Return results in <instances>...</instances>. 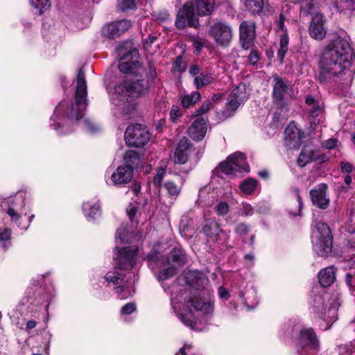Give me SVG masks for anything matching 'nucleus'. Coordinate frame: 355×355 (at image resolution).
<instances>
[{
	"label": "nucleus",
	"instance_id": "nucleus-1",
	"mask_svg": "<svg viewBox=\"0 0 355 355\" xmlns=\"http://www.w3.org/2000/svg\"><path fill=\"white\" fill-rule=\"evenodd\" d=\"M137 49L133 48L120 59L119 69L124 73L135 75L136 80H125L118 84L112 96V103L123 114H130L135 110V98L144 94L148 89V83L141 78L146 70L139 62Z\"/></svg>",
	"mask_w": 355,
	"mask_h": 355
},
{
	"label": "nucleus",
	"instance_id": "nucleus-2",
	"mask_svg": "<svg viewBox=\"0 0 355 355\" xmlns=\"http://www.w3.org/2000/svg\"><path fill=\"white\" fill-rule=\"evenodd\" d=\"M186 280L189 286L198 291H201L198 295L189 297L184 300L183 311L178 309L174 300H171L173 309L180 321L191 329H196L197 319L194 316L191 308L201 312L203 315L213 312L214 304L211 298L212 291L209 288L208 278L200 271H189L186 274Z\"/></svg>",
	"mask_w": 355,
	"mask_h": 355
},
{
	"label": "nucleus",
	"instance_id": "nucleus-3",
	"mask_svg": "<svg viewBox=\"0 0 355 355\" xmlns=\"http://www.w3.org/2000/svg\"><path fill=\"white\" fill-rule=\"evenodd\" d=\"M352 52L348 41L340 36L335 37L324 49L319 61L318 78L324 83L349 67Z\"/></svg>",
	"mask_w": 355,
	"mask_h": 355
},
{
	"label": "nucleus",
	"instance_id": "nucleus-4",
	"mask_svg": "<svg viewBox=\"0 0 355 355\" xmlns=\"http://www.w3.org/2000/svg\"><path fill=\"white\" fill-rule=\"evenodd\" d=\"M87 94L85 71L80 69L77 75L75 102L64 101L60 103L55 107L54 114L51 119V126L55 130H58L61 125L66 124L63 122L66 119L71 123L79 121L84 116L87 106Z\"/></svg>",
	"mask_w": 355,
	"mask_h": 355
},
{
	"label": "nucleus",
	"instance_id": "nucleus-5",
	"mask_svg": "<svg viewBox=\"0 0 355 355\" xmlns=\"http://www.w3.org/2000/svg\"><path fill=\"white\" fill-rule=\"evenodd\" d=\"M312 233L313 250L321 257H326L331 252L333 236L327 224L315 223Z\"/></svg>",
	"mask_w": 355,
	"mask_h": 355
},
{
	"label": "nucleus",
	"instance_id": "nucleus-6",
	"mask_svg": "<svg viewBox=\"0 0 355 355\" xmlns=\"http://www.w3.org/2000/svg\"><path fill=\"white\" fill-rule=\"evenodd\" d=\"M218 172L232 177H237L250 171L243 153L236 152L230 155L227 159L221 162L217 168Z\"/></svg>",
	"mask_w": 355,
	"mask_h": 355
},
{
	"label": "nucleus",
	"instance_id": "nucleus-7",
	"mask_svg": "<svg viewBox=\"0 0 355 355\" xmlns=\"http://www.w3.org/2000/svg\"><path fill=\"white\" fill-rule=\"evenodd\" d=\"M297 352L300 355H315L320 349V342L311 328H304L297 340Z\"/></svg>",
	"mask_w": 355,
	"mask_h": 355
},
{
	"label": "nucleus",
	"instance_id": "nucleus-8",
	"mask_svg": "<svg viewBox=\"0 0 355 355\" xmlns=\"http://www.w3.org/2000/svg\"><path fill=\"white\" fill-rule=\"evenodd\" d=\"M150 135L147 128L141 124L136 123L127 128L125 132V140L128 146L141 147L150 141Z\"/></svg>",
	"mask_w": 355,
	"mask_h": 355
},
{
	"label": "nucleus",
	"instance_id": "nucleus-9",
	"mask_svg": "<svg viewBox=\"0 0 355 355\" xmlns=\"http://www.w3.org/2000/svg\"><path fill=\"white\" fill-rule=\"evenodd\" d=\"M208 35L217 45L226 47L232 40L233 30L227 23L217 21L210 26Z\"/></svg>",
	"mask_w": 355,
	"mask_h": 355
},
{
	"label": "nucleus",
	"instance_id": "nucleus-10",
	"mask_svg": "<svg viewBox=\"0 0 355 355\" xmlns=\"http://www.w3.org/2000/svg\"><path fill=\"white\" fill-rule=\"evenodd\" d=\"M198 24V19L195 14L194 4L192 2H187L177 14L176 27L178 28H184L187 26L197 27Z\"/></svg>",
	"mask_w": 355,
	"mask_h": 355
},
{
	"label": "nucleus",
	"instance_id": "nucleus-11",
	"mask_svg": "<svg viewBox=\"0 0 355 355\" xmlns=\"http://www.w3.org/2000/svg\"><path fill=\"white\" fill-rule=\"evenodd\" d=\"M148 261L150 268L154 270L159 265L164 263V261H167L170 263L171 261L176 263L178 266L183 265L186 262V254L184 251L180 248H174L170 254V256L166 259L161 258L158 254H150L148 255Z\"/></svg>",
	"mask_w": 355,
	"mask_h": 355
},
{
	"label": "nucleus",
	"instance_id": "nucleus-12",
	"mask_svg": "<svg viewBox=\"0 0 355 355\" xmlns=\"http://www.w3.org/2000/svg\"><path fill=\"white\" fill-rule=\"evenodd\" d=\"M246 98L245 88L244 85H240L235 87L229 95L226 104L224 115L225 118L233 115L237 108Z\"/></svg>",
	"mask_w": 355,
	"mask_h": 355
},
{
	"label": "nucleus",
	"instance_id": "nucleus-13",
	"mask_svg": "<svg viewBox=\"0 0 355 355\" xmlns=\"http://www.w3.org/2000/svg\"><path fill=\"white\" fill-rule=\"evenodd\" d=\"M117 252L114 258L116 265L122 269H130L135 263L137 248L127 247L117 248Z\"/></svg>",
	"mask_w": 355,
	"mask_h": 355
},
{
	"label": "nucleus",
	"instance_id": "nucleus-14",
	"mask_svg": "<svg viewBox=\"0 0 355 355\" xmlns=\"http://www.w3.org/2000/svg\"><path fill=\"white\" fill-rule=\"evenodd\" d=\"M310 196L313 205L321 209H326L330 203L327 196V185L320 184L310 191Z\"/></svg>",
	"mask_w": 355,
	"mask_h": 355
},
{
	"label": "nucleus",
	"instance_id": "nucleus-15",
	"mask_svg": "<svg viewBox=\"0 0 355 355\" xmlns=\"http://www.w3.org/2000/svg\"><path fill=\"white\" fill-rule=\"evenodd\" d=\"M131 26V21L127 19L114 21L107 24L103 28L102 34L105 37L113 39L119 37L121 34L128 31Z\"/></svg>",
	"mask_w": 355,
	"mask_h": 355
},
{
	"label": "nucleus",
	"instance_id": "nucleus-16",
	"mask_svg": "<svg viewBox=\"0 0 355 355\" xmlns=\"http://www.w3.org/2000/svg\"><path fill=\"white\" fill-rule=\"evenodd\" d=\"M325 21L322 13L313 14L309 28V35L313 39L322 40L325 37L327 34V30L324 28Z\"/></svg>",
	"mask_w": 355,
	"mask_h": 355
},
{
	"label": "nucleus",
	"instance_id": "nucleus-17",
	"mask_svg": "<svg viewBox=\"0 0 355 355\" xmlns=\"http://www.w3.org/2000/svg\"><path fill=\"white\" fill-rule=\"evenodd\" d=\"M240 40L242 46L245 49H248L255 36V24L252 21H243L239 26Z\"/></svg>",
	"mask_w": 355,
	"mask_h": 355
},
{
	"label": "nucleus",
	"instance_id": "nucleus-18",
	"mask_svg": "<svg viewBox=\"0 0 355 355\" xmlns=\"http://www.w3.org/2000/svg\"><path fill=\"white\" fill-rule=\"evenodd\" d=\"M286 145L294 148L299 147L302 140L304 137V132L297 128L294 123H291L285 129Z\"/></svg>",
	"mask_w": 355,
	"mask_h": 355
},
{
	"label": "nucleus",
	"instance_id": "nucleus-19",
	"mask_svg": "<svg viewBox=\"0 0 355 355\" xmlns=\"http://www.w3.org/2000/svg\"><path fill=\"white\" fill-rule=\"evenodd\" d=\"M273 80L272 98L276 103L280 104L288 94L290 85L277 75L273 76Z\"/></svg>",
	"mask_w": 355,
	"mask_h": 355
},
{
	"label": "nucleus",
	"instance_id": "nucleus-20",
	"mask_svg": "<svg viewBox=\"0 0 355 355\" xmlns=\"http://www.w3.org/2000/svg\"><path fill=\"white\" fill-rule=\"evenodd\" d=\"M203 232L214 242L223 241L226 239L225 233L215 220H211L206 223L203 227Z\"/></svg>",
	"mask_w": 355,
	"mask_h": 355
},
{
	"label": "nucleus",
	"instance_id": "nucleus-21",
	"mask_svg": "<svg viewBox=\"0 0 355 355\" xmlns=\"http://www.w3.org/2000/svg\"><path fill=\"white\" fill-rule=\"evenodd\" d=\"M207 121L202 118L196 119L188 130V134L193 140H202L207 132Z\"/></svg>",
	"mask_w": 355,
	"mask_h": 355
},
{
	"label": "nucleus",
	"instance_id": "nucleus-22",
	"mask_svg": "<svg viewBox=\"0 0 355 355\" xmlns=\"http://www.w3.org/2000/svg\"><path fill=\"white\" fill-rule=\"evenodd\" d=\"M132 178L133 171L128 166H119L116 171L111 176L112 181L115 185L126 184L130 182Z\"/></svg>",
	"mask_w": 355,
	"mask_h": 355
},
{
	"label": "nucleus",
	"instance_id": "nucleus-23",
	"mask_svg": "<svg viewBox=\"0 0 355 355\" xmlns=\"http://www.w3.org/2000/svg\"><path fill=\"white\" fill-rule=\"evenodd\" d=\"M184 181V178L176 175L174 180H168L164 183V187L170 198L172 199L178 198L181 192Z\"/></svg>",
	"mask_w": 355,
	"mask_h": 355
},
{
	"label": "nucleus",
	"instance_id": "nucleus-24",
	"mask_svg": "<svg viewBox=\"0 0 355 355\" xmlns=\"http://www.w3.org/2000/svg\"><path fill=\"white\" fill-rule=\"evenodd\" d=\"M306 104L308 107L310 116L313 118L311 123L316 124L319 122L315 120V118L320 116L322 114V103L316 100L313 96L309 95L306 98Z\"/></svg>",
	"mask_w": 355,
	"mask_h": 355
},
{
	"label": "nucleus",
	"instance_id": "nucleus-25",
	"mask_svg": "<svg viewBox=\"0 0 355 355\" xmlns=\"http://www.w3.org/2000/svg\"><path fill=\"white\" fill-rule=\"evenodd\" d=\"M324 1V0H301L300 11L306 15L315 14Z\"/></svg>",
	"mask_w": 355,
	"mask_h": 355
},
{
	"label": "nucleus",
	"instance_id": "nucleus-26",
	"mask_svg": "<svg viewBox=\"0 0 355 355\" xmlns=\"http://www.w3.org/2000/svg\"><path fill=\"white\" fill-rule=\"evenodd\" d=\"M335 279V268L334 266L325 268L322 270L318 275L319 282L323 287H327L331 285Z\"/></svg>",
	"mask_w": 355,
	"mask_h": 355
},
{
	"label": "nucleus",
	"instance_id": "nucleus-27",
	"mask_svg": "<svg viewBox=\"0 0 355 355\" xmlns=\"http://www.w3.org/2000/svg\"><path fill=\"white\" fill-rule=\"evenodd\" d=\"M214 6V0H196L194 6L198 15L205 16L210 15Z\"/></svg>",
	"mask_w": 355,
	"mask_h": 355
},
{
	"label": "nucleus",
	"instance_id": "nucleus-28",
	"mask_svg": "<svg viewBox=\"0 0 355 355\" xmlns=\"http://www.w3.org/2000/svg\"><path fill=\"white\" fill-rule=\"evenodd\" d=\"M289 37L288 33H282L279 35V43L277 58L280 63L284 62V57L288 51Z\"/></svg>",
	"mask_w": 355,
	"mask_h": 355
},
{
	"label": "nucleus",
	"instance_id": "nucleus-29",
	"mask_svg": "<svg viewBox=\"0 0 355 355\" xmlns=\"http://www.w3.org/2000/svg\"><path fill=\"white\" fill-rule=\"evenodd\" d=\"M180 99L182 106L185 108H189L200 101V94L197 91L193 92L191 94L181 95Z\"/></svg>",
	"mask_w": 355,
	"mask_h": 355
},
{
	"label": "nucleus",
	"instance_id": "nucleus-30",
	"mask_svg": "<svg viewBox=\"0 0 355 355\" xmlns=\"http://www.w3.org/2000/svg\"><path fill=\"white\" fill-rule=\"evenodd\" d=\"M83 209L85 216L89 220L95 219L96 216L99 214V202L92 203L90 202H85L83 205Z\"/></svg>",
	"mask_w": 355,
	"mask_h": 355
},
{
	"label": "nucleus",
	"instance_id": "nucleus-31",
	"mask_svg": "<svg viewBox=\"0 0 355 355\" xmlns=\"http://www.w3.org/2000/svg\"><path fill=\"white\" fill-rule=\"evenodd\" d=\"M316 158L313 150L303 148L297 158V162L299 166L304 167L307 164L315 160Z\"/></svg>",
	"mask_w": 355,
	"mask_h": 355
},
{
	"label": "nucleus",
	"instance_id": "nucleus-32",
	"mask_svg": "<svg viewBox=\"0 0 355 355\" xmlns=\"http://www.w3.org/2000/svg\"><path fill=\"white\" fill-rule=\"evenodd\" d=\"M123 159L125 164L124 166L131 167L132 171L134 168L138 167L141 162L140 156L135 150L127 151Z\"/></svg>",
	"mask_w": 355,
	"mask_h": 355
},
{
	"label": "nucleus",
	"instance_id": "nucleus-33",
	"mask_svg": "<svg viewBox=\"0 0 355 355\" xmlns=\"http://www.w3.org/2000/svg\"><path fill=\"white\" fill-rule=\"evenodd\" d=\"M244 3L253 14H260L263 8V0H244Z\"/></svg>",
	"mask_w": 355,
	"mask_h": 355
},
{
	"label": "nucleus",
	"instance_id": "nucleus-34",
	"mask_svg": "<svg viewBox=\"0 0 355 355\" xmlns=\"http://www.w3.org/2000/svg\"><path fill=\"white\" fill-rule=\"evenodd\" d=\"M257 187V181L252 178H248L240 184L241 190L243 193L247 195L252 193Z\"/></svg>",
	"mask_w": 355,
	"mask_h": 355
},
{
	"label": "nucleus",
	"instance_id": "nucleus-35",
	"mask_svg": "<svg viewBox=\"0 0 355 355\" xmlns=\"http://www.w3.org/2000/svg\"><path fill=\"white\" fill-rule=\"evenodd\" d=\"M213 81V77L209 74H202L195 77L193 84L197 89H200L210 84Z\"/></svg>",
	"mask_w": 355,
	"mask_h": 355
},
{
	"label": "nucleus",
	"instance_id": "nucleus-36",
	"mask_svg": "<svg viewBox=\"0 0 355 355\" xmlns=\"http://www.w3.org/2000/svg\"><path fill=\"white\" fill-rule=\"evenodd\" d=\"M340 300L341 297L339 293L332 294L329 300V306L328 308V313L329 314L334 315L336 313V310L340 305Z\"/></svg>",
	"mask_w": 355,
	"mask_h": 355
},
{
	"label": "nucleus",
	"instance_id": "nucleus-37",
	"mask_svg": "<svg viewBox=\"0 0 355 355\" xmlns=\"http://www.w3.org/2000/svg\"><path fill=\"white\" fill-rule=\"evenodd\" d=\"M105 278L109 283L118 284L122 282L124 275L116 271H110L105 275Z\"/></svg>",
	"mask_w": 355,
	"mask_h": 355
},
{
	"label": "nucleus",
	"instance_id": "nucleus-38",
	"mask_svg": "<svg viewBox=\"0 0 355 355\" xmlns=\"http://www.w3.org/2000/svg\"><path fill=\"white\" fill-rule=\"evenodd\" d=\"M324 298L320 295H316L313 300L312 306L317 313L323 314L326 313V308L324 307Z\"/></svg>",
	"mask_w": 355,
	"mask_h": 355
},
{
	"label": "nucleus",
	"instance_id": "nucleus-39",
	"mask_svg": "<svg viewBox=\"0 0 355 355\" xmlns=\"http://www.w3.org/2000/svg\"><path fill=\"white\" fill-rule=\"evenodd\" d=\"M30 1L36 9L39 10L40 14L51 7L50 0H30Z\"/></svg>",
	"mask_w": 355,
	"mask_h": 355
},
{
	"label": "nucleus",
	"instance_id": "nucleus-40",
	"mask_svg": "<svg viewBox=\"0 0 355 355\" xmlns=\"http://www.w3.org/2000/svg\"><path fill=\"white\" fill-rule=\"evenodd\" d=\"M119 9L122 11L134 9L136 7L135 0H118Z\"/></svg>",
	"mask_w": 355,
	"mask_h": 355
},
{
	"label": "nucleus",
	"instance_id": "nucleus-41",
	"mask_svg": "<svg viewBox=\"0 0 355 355\" xmlns=\"http://www.w3.org/2000/svg\"><path fill=\"white\" fill-rule=\"evenodd\" d=\"M286 17L284 14H280L274 22L275 26V31L277 32L282 31L283 33H288L287 28L285 26Z\"/></svg>",
	"mask_w": 355,
	"mask_h": 355
},
{
	"label": "nucleus",
	"instance_id": "nucleus-42",
	"mask_svg": "<svg viewBox=\"0 0 355 355\" xmlns=\"http://www.w3.org/2000/svg\"><path fill=\"white\" fill-rule=\"evenodd\" d=\"M176 268L174 266L168 267L167 268L162 270L159 274V279L161 280H165L168 279L176 274Z\"/></svg>",
	"mask_w": 355,
	"mask_h": 355
},
{
	"label": "nucleus",
	"instance_id": "nucleus-43",
	"mask_svg": "<svg viewBox=\"0 0 355 355\" xmlns=\"http://www.w3.org/2000/svg\"><path fill=\"white\" fill-rule=\"evenodd\" d=\"M174 159L176 164H184L188 160V153L175 150Z\"/></svg>",
	"mask_w": 355,
	"mask_h": 355
},
{
	"label": "nucleus",
	"instance_id": "nucleus-44",
	"mask_svg": "<svg viewBox=\"0 0 355 355\" xmlns=\"http://www.w3.org/2000/svg\"><path fill=\"white\" fill-rule=\"evenodd\" d=\"M116 293L118 294L119 299H127L132 295V293L129 289L125 288L122 286H119L115 288Z\"/></svg>",
	"mask_w": 355,
	"mask_h": 355
},
{
	"label": "nucleus",
	"instance_id": "nucleus-45",
	"mask_svg": "<svg viewBox=\"0 0 355 355\" xmlns=\"http://www.w3.org/2000/svg\"><path fill=\"white\" fill-rule=\"evenodd\" d=\"M190 146H191V144L189 142V140L186 137H183L180 141L175 150L188 153V150L190 148Z\"/></svg>",
	"mask_w": 355,
	"mask_h": 355
},
{
	"label": "nucleus",
	"instance_id": "nucleus-46",
	"mask_svg": "<svg viewBox=\"0 0 355 355\" xmlns=\"http://www.w3.org/2000/svg\"><path fill=\"white\" fill-rule=\"evenodd\" d=\"M165 173H166V171L164 168H160L158 169L156 175L154 176V178H153V184L156 187H160L161 183L164 178Z\"/></svg>",
	"mask_w": 355,
	"mask_h": 355
},
{
	"label": "nucleus",
	"instance_id": "nucleus-47",
	"mask_svg": "<svg viewBox=\"0 0 355 355\" xmlns=\"http://www.w3.org/2000/svg\"><path fill=\"white\" fill-rule=\"evenodd\" d=\"M248 60L251 65H257L260 59V54L256 50H252L248 57Z\"/></svg>",
	"mask_w": 355,
	"mask_h": 355
},
{
	"label": "nucleus",
	"instance_id": "nucleus-48",
	"mask_svg": "<svg viewBox=\"0 0 355 355\" xmlns=\"http://www.w3.org/2000/svg\"><path fill=\"white\" fill-rule=\"evenodd\" d=\"M214 209L218 215L224 216L229 211V205L226 202H220Z\"/></svg>",
	"mask_w": 355,
	"mask_h": 355
},
{
	"label": "nucleus",
	"instance_id": "nucleus-49",
	"mask_svg": "<svg viewBox=\"0 0 355 355\" xmlns=\"http://www.w3.org/2000/svg\"><path fill=\"white\" fill-rule=\"evenodd\" d=\"M136 310V305L133 302H130L123 306L121 309L122 315H129Z\"/></svg>",
	"mask_w": 355,
	"mask_h": 355
},
{
	"label": "nucleus",
	"instance_id": "nucleus-50",
	"mask_svg": "<svg viewBox=\"0 0 355 355\" xmlns=\"http://www.w3.org/2000/svg\"><path fill=\"white\" fill-rule=\"evenodd\" d=\"M340 3V10L350 8L355 4V0H337L336 5ZM338 8V6H337Z\"/></svg>",
	"mask_w": 355,
	"mask_h": 355
},
{
	"label": "nucleus",
	"instance_id": "nucleus-51",
	"mask_svg": "<svg viewBox=\"0 0 355 355\" xmlns=\"http://www.w3.org/2000/svg\"><path fill=\"white\" fill-rule=\"evenodd\" d=\"M250 230L249 227L245 223H240L236 225L235 231L240 235H245L248 233Z\"/></svg>",
	"mask_w": 355,
	"mask_h": 355
},
{
	"label": "nucleus",
	"instance_id": "nucleus-52",
	"mask_svg": "<svg viewBox=\"0 0 355 355\" xmlns=\"http://www.w3.org/2000/svg\"><path fill=\"white\" fill-rule=\"evenodd\" d=\"M338 140L334 138H331L323 142L322 146L327 149H333L337 146Z\"/></svg>",
	"mask_w": 355,
	"mask_h": 355
},
{
	"label": "nucleus",
	"instance_id": "nucleus-53",
	"mask_svg": "<svg viewBox=\"0 0 355 355\" xmlns=\"http://www.w3.org/2000/svg\"><path fill=\"white\" fill-rule=\"evenodd\" d=\"M348 232L355 233V212H352L348 224Z\"/></svg>",
	"mask_w": 355,
	"mask_h": 355
},
{
	"label": "nucleus",
	"instance_id": "nucleus-54",
	"mask_svg": "<svg viewBox=\"0 0 355 355\" xmlns=\"http://www.w3.org/2000/svg\"><path fill=\"white\" fill-rule=\"evenodd\" d=\"M127 234V231L125 228H119L117 230L116 233V239L120 240L121 242L125 241V237Z\"/></svg>",
	"mask_w": 355,
	"mask_h": 355
},
{
	"label": "nucleus",
	"instance_id": "nucleus-55",
	"mask_svg": "<svg viewBox=\"0 0 355 355\" xmlns=\"http://www.w3.org/2000/svg\"><path fill=\"white\" fill-rule=\"evenodd\" d=\"M340 164L341 170L343 172L349 173L352 172V171L354 170V166L351 163L341 162Z\"/></svg>",
	"mask_w": 355,
	"mask_h": 355
},
{
	"label": "nucleus",
	"instance_id": "nucleus-56",
	"mask_svg": "<svg viewBox=\"0 0 355 355\" xmlns=\"http://www.w3.org/2000/svg\"><path fill=\"white\" fill-rule=\"evenodd\" d=\"M211 106L212 103L209 101H207L202 103L198 112L199 114H205L211 109Z\"/></svg>",
	"mask_w": 355,
	"mask_h": 355
},
{
	"label": "nucleus",
	"instance_id": "nucleus-57",
	"mask_svg": "<svg viewBox=\"0 0 355 355\" xmlns=\"http://www.w3.org/2000/svg\"><path fill=\"white\" fill-rule=\"evenodd\" d=\"M346 284L350 288H355V277L353 275L350 273L346 274Z\"/></svg>",
	"mask_w": 355,
	"mask_h": 355
},
{
	"label": "nucleus",
	"instance_id": "nucleus-58",
	"mask_svg": "<svg viewBox=\"0 0 355 355\" xmlns=\"http://www.w3.org/2000/svg\"><path fill=\"white\" fill-rule=\"evenodd\" d=\"M11 231L9 229H0V241L10 239Z\"/></svg>",
	"mask_w": 355,
	"mask_h": 355
},
{
	"label": "nucleus",
	"instance_id": "nucleus-59",
	"mask_svg": "<svg viewBox=\"0 0 355 355\" xmlns=\"http://www.w3.org/2000/svg\"><path fill=\"white\" fill-rule=\"evenodd\" d=\"M170 115H171V119L173 122H175L177 121V119L179 118V116L181 115V113L178 107H173L171 110Z\"/></svg>",
	"mask_w": 355,
	"mask_h": 355
},
{
	"label": "nucleus",
	"instance_id": "nucleus-60",
	"mask_svg": "<svg viewBox=\"0 0 355 355\" xmlns=\"http://www.w3.org/2000/svg\"><path fill=\"white\" fill-rule=\"evenodd\" d=\"M7 214L10 216L12 221L17 222L20 218V215L13 209L9 207Z\"/></svg>",
	"mask_w": 355,
	"mask_h": 355
},
{
	"label": "nucleus",
	"instance_id": "nucleus-61",
	"mask_svg": "<svg viewBox=\"0 0 355 355\" xmlns=\"http://www.w3.org/2000/svg\"><path fill=\"white\" fill-rule=\"evenodd\" d=\"M253 214V208L248 203L243 204V214L245 216H250Z\"/></svg>",
	"mask_w": 355,
	"mask_h": 355
},
{
	"label": "nucleus",
	"instance_id": "nucleus-62",
	"mask_svg": "<svg viewBox=\"0 0 355 355\" xmlns=\"http://www.w3.org/2000/svg\"><path fill=\"white\" fill-rule=\"evenodd\" d=\"M157 40L156 36H149L148 38L144 40V46L146 49L150 46Z\"/></svg>",
	"mask_w": 355,
	"mask_h": 355
},
{
	"label": "nucleus",
	"instance_id": "nucleus-63",
	"mask_svg": "<svg viewBox=\"0 0 355 355\" xmlns=\"http://www.w3.org/2000/svg\"><path fill=\"white\" fill-rule=\"evenodd\" d=\"M126 211H127V214H128L130 219L131 220H132L134 217H135V214H136V213H137V208L135 206L130 205L127 208Z\"/></svg>",
	"mask_w": 355,
	"mask_h": 355
},
{
	"label": "nucleus",
	"instance_id": "nucleus-64",
	"mask_svg": "<svg viewBox=\"0 0 355 355\" xmlns=\"http://www.w3.org/2000/svg\"><path fill=\"white\" fill-rule=\"evenodd\" d=\"M84 125L85 128L87 129L89 131L94 132L97 130L94 124L89 120H85L84 121Z\"/></svg>",
	"mask_w": 355,
	"mask_h": 355
}]
</instances>
